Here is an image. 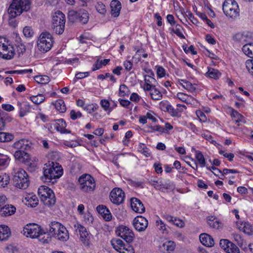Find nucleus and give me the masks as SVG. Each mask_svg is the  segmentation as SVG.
Instances as JSON below:
<instances>
[{
	"label": "nucleus",
	"instance_id": "obj_29",
	"mask_svg": "<svg viewBox=\"0 0 253 253\" xmlns=\"http://www.w3.org/2000/svg\"><path fill=\"white\" fill-rule=\"evenodd\" d=\"M25 200L27 202L26 204L32 208L36 207L39 203V200L36 195L29 194L25 197Z\"/></svg>",
	"mask_w": 253,
	"mask_h": 253
},
{
	"label": "nucleus",
	"instance_id": "obj_53",
	"mask_svg": "<svg viewBox=\"0 0 253 253\" xmlns=\"http://www.w3.org/2000/svg\"><path fill=\"white\" fill-rule=\"evenodd\" d=\"M37 239H39V241L42 242V243H47L51 241V238L48 236V234H46L43 231V235L42 236L37 237Z\"/></svg>",
	"mask_w": 253,
	"mask_h": 253
},
{
	"label": "nucleus",
	"instance_id": "obj_62",
	"mask_svg": "<svg viewBox=\"0 0 253 253\" xmlns=\"http://www.w3.org/2000/svg\"><path fill=\"white\" fill-rule=\"evenodd\" d=\"M149 183L153 186L155 189H158L160 181L156 178H151L149 179Z\"/></svg>",
	"mask_w": 253,
	"mask_h": 253
},
{
	"label": "nucleus",
	"instance_id": "obj_61",
	"mask_svg": "<svg viewBox=\"0 0 253 253\" xmlns=\"http://www.w3.org/2000/svg\"><path fill=\"white\" fill-rule=\"evenodd\" d=\"M219 153L220 155H222L225 158H227L229 161H233V159L234 157V155L233 153H227L223 150H220L219 151Z\"/></svg>",
	"mask_w": 253,
	"mask_h": 253
},
{
	"label": "nucleus",
	"instance_id": "obj_30",
	"mask_svg": "<svg viewBox=\"0 0 253 253\" xmlns=\"http://www.w3.org/2000/svg\"><path fill=\"white\" fill-rule=\"evenodd\" d=\"M78 21L86 24L88 21L89 14L87 11L84 9H80L78 11Z\"/></svg>",
	"mask_w": 253,
	"mask_h": 253
},
{
	"label": "nucleus",
	"instance_id": "obj_19",
	"mask_svg": "<svg viewBox=\"0 0 253 253\" xmlns=\"http://www.w3.org/2000/svg\"><path fill=\"white\" fill-rule=\"evenodd\" d=\"M15 45L17 48V52L20 55L23 54L26 50V46L22 42V40L17 33L14 34Z\"/></svg>",
	"mask_w": 253,
	"mask_h": 253
},
{
	"label": "nucleus",
	"instance_id": "obj_44",
	"mask_svg": "<svg viewBox=\"0 0 253 253\" xmlns=\"http://www.w3.org/2000/svg\"><path fill=\"white\" fill-rule=\"evenodd\" d=\"M156 224L158 229L161 231L162 233L167 234L168 233L166 225L162 220H157Z\"/></svg>",
	"mask_w": 253,
	"mask_h": 253
},
{
	"label": "nucleus",
	"instance_id": "obj_55",
	"mask_svg": "<svg viewBox=\"0 0 253 253\" xmlns=\"http://www.w3.org/2000/svg\"><path fill=\"white\" fill-rule=\"evenodd\" d=\"M232 243L227 239H222L220 241V246L225 251L230 245H232Z\"/></svg>",
	"mask_w": 253,
	"mask_h": 253
},
{
	"label": "nucleus",
	"instance_id": "obj_36",
	"mask_svg": "<svg viewBox=\"0 0 253 253\" xmlns=\"http://www.w3.org/2000/svg\"><path fill=\"white\" fill-rule=\"evenodd\" d=\"M75 227L76 228V231H78L81 238L85 240L88 235L86 228L80 224L75 225Z\"/></svg>",
	"mask_w": 253,
	"mask_h": 253
},
{
	"label": "nucleus",
	"instance_id": "obj_7",
	"mask_svg": "<svg viewBox=\"0 0 253 253\" xmlns=\"http://www.w3.org/2000/svg\"><path fill=\"white\" fill-rule=\"evenodd\" d=\"M27 172L23 169H19L15 172L13 180L15 186L20 189H25L29 184Z\"/></svg>",
	"mask_w": 253,
	"mask_h": 253
},
{
	"label": "nucleus",
	"instance_id": "obj_34",
	"mask_svg": "<svg viewBox=\"0 0 253 253\" xmlns=\"http://www.w3.org/2000/svg\"><path fill=\"white\" fill-rule=\"evenodd\" d=\"M242 50L246 55L253 58V43L249 42L245 44L242 47Z\"/></svg>",
	"mask_w": 253,
	"mask_h": 253
},
{
	"label": "nucleus",
	"instance_id": "obj_64",
	"mask_svg": "<svg viewBox=\"0 0 253 253\" xmlns=\"http://www.w3.org/2000/svg\"><path fill=\"white\" fill-rule=\"evenodd\" d=\"M247 69L252 74V70H253V59L247 60L246 62Z\"/></svg>",
	"mask_w": 253,
	"mask_h": 253
},
{
	"label": "nucleus",
	"instance_id": "obj_45",
	"mask_svg": "<svg viewBox=\"0 0 253 253\" xmlns=\"http://www.w3.org/2000/svg\"><path fill=\"white\" fill-rule=\"evenodd\" d=\"M95 8L99 13L103 15L107 12L106 6L102 2H98L95 5Z\"/></svg>",
	"mask_w": 253,
	"mask_h": 253
},
{
	"label": "nucleus",
	"instance_id": "obj_35",
	"mask_svg": "<svg viewBox=\"0 0 253 253\" xmlns=\"http://www.w3.org/2000/svg\"><path fill=\"white\" fill-rule=\"evenodd\" d=\"M208 224L211 227L215 229H219L221 226V222H219L217 219L213 216L208 217L207 218Z\"/></svg>",
	"mask_w": 253,
	"mask_h": 253
},
{
	"label": "nucleus",
	"instance_id": "obj_42",
	"mask_svg": "<svg viewBox=\"0 0 253 253\" xmlns=\"http://www.w3.org/2000/svg\"><path fill=\"white\" fill-rule=\"evenodd\" d=\"M30 100L36 104H40L45 100V97L42 94H39L37 95H33L30 97Z\"/></svg>",
	"mask_w": 253,
	"mask_h": 253
},
{
	"label": "nucleus",
	"instance_id": "obj_40",
	"mask_svg": "<svg viewBox=\"0 0 253 253\" xmlns=\"http://www.w3.org/2000/svg\"><path fill=\"white\" fill-rule=\"evenodd\" d=\"M150 95L152 99L159 100L162 99V94L161 92L156 88V85L153 86V89L150 92Z\"/></svg>",
	"mask_w": 253,
	"mask_h": 253
},
{
	"label": "nucleus",
	"instance_id": "obj_8",
	"mask_svg": "<svg viewBox=\"0 0 253 253\" xmlns=\"http://www.w3.org/2000/svg\"><path fill=\"white\" fill-rule=\"evenodd\" d=\"M80 188L83 192H92L95 187L94 178L89 174H83L80 176L78 180Z\"/></svg>",
	"mask_w": 253,
	"mask_h": 253
},
{
	"label": "nucleus",
	"instance_id": "obj_5",
	"mask_svg": "<svg viewBox=\"0 0 253 253\" xmlns=\"http://www.w3.org/2000/svg\"><path fill=\"white\" fill-rule=\"evenodd\" d=\"M65 22V16L61 11H57L54 13L52 17V29L56 34L63 33Z\"/></svg>",
	"mask_w": 253,
	"mask_h": 253
},
{
	"label": "nucleus",
	"instance_id": "obj_24",
	"mask_svg": "<svg viewBox=\"0 0 253 253\" xmlns=\"http://www.w3.org/2000/svg\"><path fill=\"white\" fill-rule=\"evenodd\" d=\"M12 147L17 149V150L27 151L30 148V146L23 139L15 142L12 145Z\"/></svg>",
	"mask_w": 253,
	"mask_h": 253
},
{
	"label": "nucleus",
	"instance_id": "obj_58",
	"mask_svg": "<svg viewBox=\"0 0 253 253\" xmlns=\"http://www.w3.org/2000/svg\"><path fill=\"white\" fill-rule=\"evenodd\" d=\"M177 97L182 101L186 103L187 104H188L187 101L189 98V96L187 94L182 92H178L177 94Z\"/></svg>",
	"mask_w": 253,
	"mask_h": 253
},
{
	"label": "nucleus",
	"instance_id": "obj_48",
	"mask_svg": "<svg viewBox=\"0 0 253 253\" xmlns=\"http://www.w3.org/2000/svg\"><path fill=\"white\" fill-rule=\"evenodd\" d=\"M78 11L71 10L68 13V18L70 21L75 22L78 21Z\"/></svg>",
	"mask_w": 253,
	"mask_h": 253
},
{
	"label": "nucleus",
	"instance_id": "obj_11",
	"mask_svg": "<svg viewBox=\"0 0 253 253\" xmlns=\"http://www.w3.org/2000/svg\"><path fill=\"white\" fill-rule=\"evenodd\" d=\"M117 235L123 238L126 243H131L134 239V234L132 231L127 227L121 225L117 228L116 231Z\"/></svg>",
	"mask_w": 253,
	"mask_h": 253
},
{
	"label": "nucleus",
	"instance_id": "obj_26",
	"mask_svg": "<svg viewBox=\"0 0 253 253\" xmlns=\"http://www.w3.org/2000/svg\"><path fill=\"white\" fill-rule=\"evenodd\" d=\"M69 236L68 230L63 225L59 232L56 235L55 238L62 242L66 241L69 239Z\"/></svg>",
	"mask_w": 253,
	"mask_h": 253
},
{
	"label": "nucleus",
	"instance_id": "obj_2",
	"mask_svg": "<svg viewBox=\"0 0 253 253\" xmlns=\"http://www.w3.org/2000/svg\"><path fill=\"white\" fill-rule=\"evenodd\" d=\"M30 5V0H13L8 9L9 17L14 18L23 12L28 11Z\"/></svg>",
	"mask_w": 253,
	"mask_h": 253
},
{
	"label": "nucleus",
	"instance_id": "obj_13",
	"mask_svg": "<svg viewBox=\"0 0 253 253\" xmlns=\"http://www.w3.org/2000/svg\"><path fill=\"white\" fill-rule=\"evenodd\" d=\"M147 220L142 216H137L133 220V225L138 232L144 231L148 226Z\"/></svg>",
	"mask_w": 253,
	"mask_h": 253
},
{
	"label": "nucleus",
	"instance_id": "obj_39",
	"mask_svg": "<svg viewBox=\"0 0 253 253\" xmlns=\"http://www.w3.org/2000/svg\"><path fill=\"white\" fill-rule=\"evenodd\" d=\"M231 116L232 118L235 119V123L236 124H238L240 122H243L244 123L245 120L244 118L240 113H239L237 111L232 109V113L231 114Z\"/></svg>",
	"mask_w": 253,
	"mask_h": 253
},
{
	"label": "nucleus",
	"instance_id": "obj_14",
	"mask_svg": "<svg viewBox=\"0 0 253 253\" xmlns=\"http://www.w3.org/2000/svg\"><path fill=\"white\" fill-rule=\"evenodd\" d=\"M130 206L132 210L137 213H142L145 211V208L142 202L136 198L131 199Z\"/></svg>",
	"mask_w": 253,
	"mask_h": 253
},
{
	"label": "nucleus",
	"instance_id": "obj_18",
	"mask_svg": "<svg viewBox=\"0 0 253 253\" xmlns=\"http://www.w3.org/2000/svg\"><path fill=\"white\" fill-rule=\"evenodd\" d=\"M17 105L19 109V116L20 117H23L31 111V106L27 102L23 101L21 102L18 101Z\"/></svg>",
	"mask_w": 253,
	"mask_h": 253
},
{
	"label": "nucleus",
	"instance_id": "obj_32",
	"mask_svg": "<svg viewBox=\"0 0 253 253\" xmlns=\"http://www.w3.org/2000/svg\"><path fill=\"white\" fill-rule=\"evenodd\" d=\"M192 151L195 153V158L198 161L201 167L203 168L206 166V161L203 154L199 151L196 150L194 148L192 149Z\"/></svg>",
	"mask_w": 253,
	"mask_h": 253
},
{
	"label": "nucleus",
	"instance_id": "obj_10",
	"mask_svg": "<svg viewBox=\"0 0 253 253\" xmlns=\"http://www.w3.org/2000/svg\"><path fill=\"white\" fill-rule=\"evenodd\" d=\"M22 233L24 235L32 239L42 236L43 230L38 224L30 223L27 224L23 228Z\"/></svg>",
	"mask_w": 253,
	"mask_h": 253
},
{
	"label": "nucleus",
	"instance_id": "obj_41",
	"mask_svg": "<svg viewBox=\"0 0 253 253\" xmlns=\"http://www.w3.org/2000/svg\"><path fill=\"white\" fill-rule=\"evenodd\" d=\"M36 82L40 84H46L50 81L49 78L47 76L39 75L34 77Z\"/></svg>",
	"mask_w": 253,
	"mask_h": 253
},
{
	"label": "nucleus",
	"instance_id": "obj_52",
	"mask_svg": "<svg viewBox=\"0 0 253 253\" xmlns=\"http://www.w3.org/2000/svg\"><path fill=\"white\" fill-rule=\"evenodd\" d=\"M225 252L227 253H240V250L237 246L232 243V245H230Z\"/></svg>",
	"mask_w": 253,
	"mask_h": 253
},
{
	"label": "nucleus",
	"instance_id": "obj_12",
	"mask_svg": "<svg viewBox=\"0 0 253 253\" xmlns=\"http://www.w3.org/2000/svg\"><path fill=\"white\" fill-rule=\"evenodd\" d=\"M125 198V193L119 188H114L110 193V199L114 204L120 205L123 203Z\"/></svg>",
	"mask_w": 253,
	"mask_h": 253
},
{
	"label": "nucleus",
	"instance_id": "obj_1",
	"mask_svg": "<svg viewBox=\"0 0 253 253\" xmlns=\"http://www.w3.org/2000/svg\"><path fill=\"white\" fill-rule=\"evenodd\" d=\"M43 176L42 179L44 182L54 183L56 179L59 178L63 174L62 167L59 164L54 162L44 165L43 168Z\"/></svg>",
	"mask_w": 253,
	"mask_h": 253
},
{
	"label": "nucleus",
	"instance_id": "obj_9",
	"mask_svg": "<svg viewBox=\"0 0 253 253\" xmlns=\"http://www.w3.org/2000/svg\"><path fill=\"white\" fill-rule=\"evenodd\" d=\"M222 9L225 14L230 18H234L239 16V6L235 0H225Z\"/></svg>",
	"mask_w": 253,
	"mask_h": 253
},
{
	"label": "nucleus",
	"instance_id": "obj_28",
	"mask_svg": "<svg viewBox=\"0 0 253 253\" xmlns=\"http://www.w3.org/2000/svg\"><path fill=\"white\" fill-rule=\"evenodd\" d=\"M111 244L113 248L120 253L122 250L121 248H125L126 245L122 240L119 239H113L111 241Z\"/></svg>",
	"mask_w": 253,
	"mask_h": 253
},
{
	"label": "nucleus",
	"instance_id": "obj_54",
	"mask_svg": "<svg viewBox=\"0 0 253 253\" xmlns=\"http://www.w3.org/2000/svg\"><path fill=\"white\" fill-rule=\"evenodd\" d=\"M24 35L27 38H30L33 36L34 32L30 27L26 26L24 28L23 30Z\"/></svg>",
	"mask_w": 253,
	"mask_h": 253
},
{
	"label": "nucleus",
	"instance_id": "obj_6",
	"mask_svg": "<svg viewBox=\"0 0 253 253\" xmlns=\"http://www.w3.org/2000/svg\"><path fill=\"white\" fill-rule=\"evenodd\" d=\"M53 39L48 32H43L40 36L38 41V49L42 52L49 51L53 44Z\"/></svg>",
	"mask_w": 253,
	"mask_h": 253
},
{
	"label": "nucleus",
	"instance_id": "obj_15",
	"mask_svg": "<svg viewBox=\"0 0 253 253\" xmlns=\"http://www.w3.org/2000/svg\"><path fill=\"white\" fill-rule=\"evenodd\" d=\"M66 126L65 121L62 119L57 120L55 123H53V127L56 130L62 133H71L70 130L66 129Z\"/></svg>",
	"mask_w": 253,
	"mask_h": 253
},
{
	"label": "nucleus",
	"instance_id": "obj_17",
	"mask_svg": "<svg viewBox=\"0 0 253 253\" xmlns=\"http://www.w3.org/2000/svg\"><path fill=\"white\" fill-rule=\"evenodd\" d=\"M111 14L112 16L117 17L120 13L122 8L121 2L118 0H113L110 3Z\"/></svg>",
	"mask_w": 253,
	"mask_h": 253
},
{
	"label": "nucleus",
	"instance_id": "obj_33",
	"mask_svg": "<svg viewBox=\"0 0 253 253\" xmlns=\"http://www.w3.org/2000/svg\"><path fill=\"white\" fill-rule=\"evenodd\" d=\"M56 109L60 113H64L66 110V105L62 99H58L52 103Z\"/></svg>",
	"mask_w": 253,
	"mask_h": 253
},
{
	"label": "nucleus",
	"instance_id": "obj_49",
	"mask_svg": "<svg viewBox=\"0 0 253 253\" xmlns=\"http://www.w3.org/2000/svg\"><path fill=\"white\" fill-rule=\"evenodd\" d=\"M167 110L169 113L172 116H176L177 115L178 112H182L183 111L182 108L180 109H175L171 105H168L166 107Z\"/></svg>",
	"mask_w": 253,
	"mask_h": 253
},
{
	"label": "nucleus",
	"instance_id": "obj_56",
	"mask_svg": "<svg viewBox=\"0 0 253 253\" xmlns=\"http://www.w3.org/2000/svg\"><path fill=\"white\" fill-rule=\"evenodd\" d=\"M144 81L146 84H149L152 85H155V84L157 82L154 77L150 76H144Z\"/></svg>",
	"mask_w": 253,
	"mask_h": 253
},
{
	"label": "nucleus",
	"instance_id": "obj_63",
	"mask_svg": "<svg viewBox=\"0 0 253 253\" xmlns=\"http://www.w3.org/2000/svg\"><path fill=\"white\" fill-rule=\"evenodd\" d=\"M172 224L178 227L182 228L184 226V223L182 220L175 217Z\"/></svg>",
	"mask_w": 253,
	"mask_h": 253
},
{
	"label": "nucleus",
	"instance_id": "obj_37",
	"mask_svg": "<svg viewBox=\"0 0 253 253\" xmlns=\"http://www.w3.org/2000/svg\"><path fill=\"white\" fill-rule=\"evenodd\" d=\"M206 75L211 78L217 79L221 76V73L216 69L210 68L206 73Z\"/></svg>",
	"mask_w": 253,
	"mask_h": 253
},
{
	"label": "nucleus",
	"instance_id": "obj_16",
	"mask_svg": "<svg viewBox=\"0 0 253 253\" xmlns=\"http://www.w3.org/2000/svg\"><path fill=\"white\" fill-rule=\"evenodd\" d=\"M96 210L106 221H108L112 219L111 213L105 206L99 205L97 207Z\"/></svg>",
	"mask_w": 253,
	"mask_h": 253
},
{
	"label": "nucleus",
	"instance_id": "obj_50",
	"mask_svg": "<svg viewBox=\"0 0 253 253\" xmlns=\"http://www.w3.org/2000/svg\"><path fill=\"white\" fill-rule=\"evenodd\" d=\"M138 150L145 155L146 157L150 156L149 153V149L147 148L146 145L142 143H140L138 147Z\"/></svg>",
	"mask_w": 253,
	"mask_h": 253
},
{
	"label": "nucleus",
	"instance_id": "obj_4",
	"mask_svg": "<svg viewBox=\"0 0 253 253\" xmlns=\"http://www.w3.org/2000/svg\"><path fill=\"white\" fill-rule=\"evenodd\" d=\"M15 54L14 47L5 38L0 37V57L7 60L12 59Z\"/></svg>",
	"mask_w": 253,
	"mask_h": 253
},
{
	"label": "nucleus",
	"instance_id": "obj_46",
	"mask_svg": "<svg viewBox=\"0 0 253 253\" xmlns=\"http://www.w3.org/2000/svg\"><path fill=\"white\" fill-rule=\"evenodd\" d=\"M1 142H8L14 139V135L11 133L1 132Z\"/></svg>",
	"mask_w": 253,
	"mask_h": 253
},
{
	"label": "nucleus",
	"instance_id": "obj_23",
	"mask_svg": "<svg viewBox=\"0 0 253 253\" xmlns=\"http://www.w3.org/2000/svg\"><path fill=\"white\" fill-rule=\"evenodd\" d=\"M11 232L9 228L6 225H0V241L7 240L10 236Z\"/></svg>",
	"mask_w": 253,
	"mask_h": 253
},
{
	"label": "nucleus",
	"instance_id": "obj_25",
	"mask_svg": "<svg viewBox=\"0 0 253 253\" xmlns=\"http://www.w3.org/2000/svg\"><path fill=\"white\" fill-rule=\"evenodd\" d=\"M62 226L63 225L58 222L53 221L51 222L49 224V232L51 235L55 238Z\"/></svg>",
	"mask_w": 253,
	"mask_h": 253
},
{
	"label": "nucleus",
	"instance_id": "obj_57",
	"mask_svg": "<svg viewBox=\"0 0 253 253\" xmlns=\"http://www.w3.org/2000/svg\"><path fill=\"white\" fill-rule=\"evenodd\" d=\"M124 247L122 248V250L120 251V253H134L133 248L129 244H126Z\"/></svg>",
	"mask_w": 253,
	"mask_h": 253
},
{
	"label": "nucleus",
	"instance_id": "obj_3",
	"mask_svg": "<svg viewBox=\"0 0 253 253\" xmlns=\"http://www.w3.org/2000/svg\"><path fill=\"white\" fill-rule=\"evenodd\" d=\"M38 195L41 201L45 206H52L56 203V198L53 191L46 186H41L39 188Z\"/></svg>",
	"mask_w": 253,
	"mask_h": 253
},
{
	"label": "nucleus",
	"instance_id": "obj_27",
	"mask_svg": "<svg viewBox=\"0 0 253 253\" xmlns=\"http://www.w3.org/2000/svg\"><path fill=\"white\" fill-rule=\"evenodd\" d=\"M239 39L241 42H250V41L253 40V33L249 32H245L241 34H237L236 35Z\"/></svg>",
	"mask_w": 253,
	"mask_h": 253
},
{
	"label": "nucleus",
	"instance_id": "obj_51",
	"mask_svg": "<svg viewBox=\"0 0 253 253\" xmlns=\"http://www.w3.org/2000/svg\"><path fill=\"white\" fill-rule=\"evenodd\" d=\"M243 231L248 234H250L253 231V227L251 224L248 222H245L242 224Z\"/></svg>",
	"mask_w": 253,
	"mask_h": 253
},
{
	"label": "nucleus",
	"instance_id": "obj_31",
	"mask_svg": "<svg viewBox=\"0 0 253 253\" xmlns=\"http://www.w3.org/2000/svg\"><path fill=\"white\" fill-rule=\"evenodd\" d=\"M175 247V244L174 242L171 241H167L164 243L160 247L163 251H166L169 253L173 251Z\"/></svg>",
	"mask_w": 253,
	"mask_h": 253
},
{
	"label": "nucleus",
	"instance_id": "obj_38",
	"mask_svg": "<svg viewBox=\"0 0 253 253\" xmlns=\"http://www.w3.org/2000/svg\"><path fill=\"white\" fill-rule=\"evenodd\" d=\"M9 177L6 173L0 174V188L5 187L9 182Z\"/></svg>",
	"mask_w": 253,
	"mask_h": 253
},
{
	"label": "nucleus",
	"instance_id": "obj_60",
	"mask_svg": "<svg viewBox=\"0 0 253 253\" xmlns=\"http://www.w3.org/2000/svg\"><path fill=\"white\" fill-rule=\"evenodd\" d=\"M149 128H151V130L149 131L150 132H153L154 131H158L160 132H164V128L159 125H156L154 126H150Z\"/></svg>",
	"mask_w": 253,
	"mask_h": 253
},
{
	"label": "nucleus",
	"instance_id": "obj_20",
	"mask_svg": "<svg viewBox=\"0 0 253 253\" xmlns=\"http://www.w3.org/2000/svg\"><path fill=\"white\" fill-rule=\"evenodd\" d=\"M15 159L20 162L25 163L30 160L29 155L26 151L16 150L14 154Z\"/></svg>",
	"mask_w": 253,
	"mask_h": 253
},
{
	"label": "nucleus",
	"instance_id": "obj_22",
	"mask_svg": "<svg viewBox=\"0 0 253 253\" xmlns=\"http://www.w3.org/2000/svg\"><path fill=\"white\" fill-rule=\"evenodd\" d=\"M16 211V208L10 205H6L2 207L0 210V215L2 216H7L14 214Z\"/></svg>",
	"mask_w": 253,
	"mask_h": 253
},
{
	"label": "nucleus",
	"instance_id": "obj_21",
	"mask_svg": "<svg viewBox=\"0 0 253 253\" xmlns=\"http://www.w3.org/2000/svg\"><path fill=\"white\" fill-rule=\"evenodd\" d=\"M199 238L201 243L205 246L211 247L214 245V242L213 238L208 234H201Z\"/></svg>",
	"mask_w": 253,
	"mask_h": 253
},
{
	"label": "nucleus",
	"instance_id": "obj_43",
	"mask_svg": "<svg viewBox=\"0 0 253 253\" xmlns=\"http://www.w3.org/2000/svg\"><path fill=\"white\" fill-rule=\"evenodd\" d=\"M172 187V184L169 180L165 182L160 181L158 189L163 191L164 190L171 189Z\"/></svg>",
	"mask_w": 253,
	"mask_h": 253
},
{
	"label": "nucleus",
	"instance_id": "obj_59",
	"mask_svg": "<svg viewBox=\"0 0 253 253\" xmlns=\"http://www.w3.org/2000/svg\"><path fill=\"white\" fill-rule=\"evenodd\" d=\"M157 68V75L159 78H163L166 75V71L165 69L162 66H156Z\"/></svg>",
	"mask_w": 253,
	"mask_h": 253
},
{
	"label": "nucleus",
	"instance_id": "obj_47",
	"mask_svg": "<svg viewBox=\"0 0 253 253\" xmlns=\"http://www.w3.org/2000/svg\"><path fill=\"white\" fill-rule=\"evenodd\" d=\"M129 90L126 84H121L119 88V96L125 97L128 95Z\"/></svg>",
	"mask_w": 253,
	"mask_h": 253
}]
</instances>
